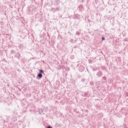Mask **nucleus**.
Wrapping results in <instances>:
<instances>
[{"instance_id":"nucleus-1","label":"nucleus","mask_w":128,"mask_h":128,"mask_svg":"<svg viewBox=\"0 0 128 128\" xmlns=\"http://www.w3.org/2000/svg\"><path fill=\"white\" fill-rule=\"evenodd\" d=\"M42 78V74H38L37 76V80H40Z\"/></svg>"},{"instance_id":"nucleus-2","label":"nucleus","mask_w":128,"mask_h":128,"mask_svg":"<svg viewBox=\"0 0 128 128\" xmlns=\"http://www.w3.org/2000/svg\"><path fill=\"white\" fill-rule=\"evenodd\" d=\"M38 112L40 114H42L44 113V110L42 108H40L38 110Z\"/></svg>"},{"instance_id":"nucleus-3","label":"nucleus","mask_w":128,"mask_h":128,"mask_svg":"<svg viewBox=\"0 0 128 128\" xmlns=\"http://www.w3.org/2000/svg\"><path fill=\"white\" fill-rule=\"evenodd\" d=\"M78 10L80 12H82L84 10V6L82 5H80Z\"/></svg>"},{"instance_id":"nucleus-4","label":"nucleus","mask_w":128,"mask_h":128,"mask_svg":"<svg viewBox=\"0 0 128 128\" xmlns=\"http://www.w3.org/2000/svg\"><path fill=\"white\" fill-rule=\"evenodd\" d=\"M15 57L17 58L18 60H20V53L18 52L16 53Z\"/></svg>"},{"instance_id":"nucleus-5","label":"nucleus","mask_w":128,"mask_h":128,"mask_svg":"<svg viewBox=\"0 0 128 128\" xmlns=\"http://www.w3.org/2000/svg\"><path fill=\"white\" fill-rule=\"evenodd\" d=\"M96 76L98 78H99V76H102V73L101 72H99L96 74Z\"/></svg>"},{"instance_id":"nucleus-6","label":"nucleus","mask_w":128,"mask_h":128,"mask_svg":"<svg viewBox=\"0 0 128 128\" xmlns=\"http://www.w3.org/2000/svg\"><path fill=\"white\" fill-rule=\"evenodd\" d=\"M39 74H44V70H40V73Z\"/></svg>"},{"instance_id":"nucleus-7","label":"nucleus","mask_w":128,"mask_h":128,"mask_svg":"<svg viewBox=\"0 0 128 128\" xmlns=\"http://www.w3.org/2000/svg\"><path fill=\"white\" fill-rule=\"evenodd\" d=\"M58 10H60V8H56V10L54 11V12H58Z\"/></svg>"},{"instance_id":"nucleus-8","label":"nucleus","mask_w":128,"mask_h":128,"mask_svg":"<svg viewBox=\"0 0 128 128\" xmlns=\"http://www.w3.org/2000/svg\"><path fill=\"white\" fill-rule=\"evenodd\" d=\"M80 70V68H82V70H80V72H82V70H84V66H81L79 68Z\"/></svg>"},{"instance_id":"nucleus-9","label":"nucleus","mask_w":128,"mask_h":128,"mask_svg":"<svg viewBox=\"0 0 128 128\" xmlns=\"http://www.w3.org/2000/svg\"><path fill=\"white\" fill-rule=\"evenodd\" d=\"M76 36H80V32H76Z\"/></svg>"},{"instance_id":"nucleus-10","label":"nucleus","mask_w":128,"mask_h":128,"mask_svg":"<svg viewBox=\"0 0 128 128\" xmlns=\"http://www.w3.org/2000/svg\"><path fill=\"white\" fill-rule=\"evenodd\" d=\"M56 2L58 4H60V0H56Z\"/></svg>"},{"instance_id":"nucleus-11","label":"nucleus","mask_w":128,"mask_h":128,"mask_svg":"<svg viewBox=\"0 0 128 128\" xmlns=\"http://www.w3.org/2000/svg\"><path fill=\"white\" fill-rule=\"evenodd\" d=\"M106 40V38L104 37H102V40Z\"/></svg>"},{"instance_id":"nucleus-12","label":"nucleus","mask_w":128,"mask_h":128,"mask_svg":"<svg viewBox=\"0 0 128 128\" xmlns=\"http://www.w3.org/2000/svg\"><path fill=\"white\" fill-rule=\"evenodd\" d=\"M99 116H101V118H102V114H100Z\"/></svg>"},{"instance_id":"nucleus-13","label":"nucleus","mask_w":128,"mask_h":128,"mask_svg":"<svg viewBox=\"0 0 128 128\" xmlns=\"http://www.w3.org/2000/svg\"><path fill=\"white\" fill-rule=\"evenodd\" d=\"M47 128H52L50 126H48Z\"/></svg>"},{"instance_id":"nucleus-14","label":"nucleus","mask_w":128,"mask_h":128,"mask_svg":"<svg viewBox=\"0 0 128 128\" xmlns=\"http://www.w3.org/2000/svg\"><path fill=\"white\" fill-rule=\"evenodd\" d=\"M102 78H103V80H106V77L104 76V77Z\"/></svg>"},{"instance_id":"nucleus-15","label":"nucleus","mask_w":128,"mask_h":128,"mask_svg":"<svg viewBox=\"0 0 128 128\" xmlns=\"http://www.w3.org/2000/svg\"><path fill=\"white\" fill-rule=\"evenodd\" d=\"M93 71L94 72L96 71V70L95 69H93Z\"/></svg>"},{"instance_id":"nucleus-16","label":"nucleus","mask_w":128,"mask_h":128,"mask_svg":"<svg viewBox=\"0 0 128 128\" xmlns=\"http://www.w3.org/2000/svg\"><path fill=\"white\" fill-rule=\"evenodd\" d=\"M124 40H126V39H125Z\"/></svg>"}]
</instances>
